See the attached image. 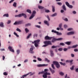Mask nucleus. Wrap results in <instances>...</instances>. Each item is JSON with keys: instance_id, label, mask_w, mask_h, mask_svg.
<instances>
[{"instance_id": "obj_1", "label": "nucleus", "mask_w": 78, "mask_h": 78, "mask_svg": "<svg viewBox=\"0 0 78 78\" xmlns=\"http://www.w3.org/2000/svg\"><path fill=\"white\" fill-rule=\"evenodd\" d=\"M44 44H46L43 45L42 47H47L48 45H52L51 42L50 41H46L44 42Z\"/></svg>"}, {"instance_id": "obj_2", "label": "nucleus", "mask_w": 78, "mask_h": 78, "mask_svg": "<svg viewBox=\"0 0 78 78\" xmlns=\"http://www.w3.org/2000/svg\"><path fill=\"white\" fill-rule=\"evenodd\" d=\"M53 63L54 65H55L57 69H59L60 67V65L59 64V63L55 61H54L53 62Z\"/></svg>"}, {"instance_id": "obj_3", "label": "nucleus", "mask_w": 78, "mask_h": 78, "mask_svg": "<svg viewBox=\"0 0 78 78\" xmlns=\"http://www.w3.org/2000/svg\"><path fill=\"white\" fill-rule=\"evenodd\" d=\"M39 42H40V40H37L34 41V42H35L34 45L36 47H37L39 46Z\"/></svg>"}, {"instance_id": "obj_4", "label": "nucleus", "mask_w": 78, "mask_h": 78, "mask_svg": "<svg viewBox=\"0 0 78 78\" xmlns=\"http://www.w3.org/2000/svg\"><path fill=\"white\" fill-rule=\"evenodd\" d=\"M36 11H34L33 12L32 14L31 15V16L29 18V19L30 20L33 18L34 17V16H35V14H36Z\"/></svg>"}, {"instance_id": "obj_5", "label": "nucleus", "mask_w": 78, "mask_h": 78, "mask_svg": "<svg viewBox=\"0 0 78 78\" xmlns=\"http://www.w3.org/2000/svg\"><path fill=\"white\" fill-rule=\"evenodd\" d=\"M48 66V64H38L37 65V67H46V66Z\"/></svg>"}, {"instance_id": "obj_6", "label": "nucleus", "mask_w": 78, "mask_h": 78, "mask_svg": "<svg viewBox=\"0 0 78 78\" xmlns=\"http://www.w3.org/2000/svg\"><path fill=\"white\" fill-rule=\"evenodd\" d=\"M66 4L67 6H68L69 8H72L73 6L71 5H70L68 2H66Z\"/></svg>"}, {"instance_id": "obj_7", "label": "nucleus", "mask_w": 78, "mask_h": 78, "mask_svg": "<svg viewBox=\"0 0 78 78\" xmlns=\"http://www.w3.org/2000/svg\"><path fill=\"white\" fill-rule=\"evenodd\" d=\"M52 38V37H49L48 36H47L45 37L44 39L45 40H50Z\"/></svg>"}, {"instance_id": "obj_8", "label": "nucleus", "mask_w": 78, "mask_h": 78, "mask_svg": "<svg viewBox=\"0 0 78 78\" xmlns=\"http://www.w3.org/2000/svg\"><path fill=\"white\" fill-rule=\"evenodd\" d=\"M24 15V13H23L22 14H19L18 15H15V17H21L22 16H23Z\"/></svg>"}, {"instance_id": "obj_9", "label": "nucleus", "mask_w": 78, "mask_h": 78, "mask_svg": "<svg viewBox=\"0 0 78 78\" xmlns=\"http://www.w3.org/2000/svg\"><path fill=\"white\" fill-rule=\"evenodd\" d=\"M8 49H9L10 51H11L12 52H13V53L14 52V49H12V47H11V46L9 47Z\"/></svg>"}, {"instance_id": "obj_10", "label": "nucleus", "mask_w": 78, "mask_h": 78, "mask_svg": "<svg viewBox=\"0 0 78 78\" xmlns=\"http://www.w3.org/2000/svg\"><path fill=\"white\" fill-rule=\"evenodd\" d=\"M73 60H67L66 61V62H70V64H72V62H73Z\"/></svg>"}, {"instance_id": "obj_11", "label": "nucleus", "mask_w": 78, "mask_h": 78, "mask_svg": "<svg viewBox=\"0 0 78 78\" xmlns=\"http://www.w3.org/2000/svg\"><path fill=\"white\" fill-rule=\"evenodd\" d=\"M67 35H72L74 34V32L71 31L67 33Z\"/></svg>"}, {"instance_id": "obj_12", "label": "nucleus", "mask_w": 78, "mask_h": 78, "mask_svg": "<svg viewBox=\"0 0 78 78\" xmlns=\"http://www.w3.org/2000/svg\"><path fill=\"white\" fill-rule=\"evenodd\" d=\"M52 42H55V41H57V39L56 38L52 37Z\"/></svg>"}, {"instance_id": "obj_13", "label": "nucleus", "mask_w": 78, "mask_h": 78, "mask_svg": "<svg viewBox=\"0 0 78 78\" xmlns=\"http://www.w3.org/2000/svg\"><path fill=\"white\" fill-rule=\"evenodd\" d=\"M50 53H51V56L52 57H53V56H54V54H53V51L51 50H50Z\"/></svg>"}, {"instance_id": "obj_14", "label": "nucleus", "mask_w": 78, "mask_h": 78, "mask_svg": "<svg viewBox=\"0 0 78 78\" xmlns=\"http://www.w3.org/2000/svg\"><path fill=\"white\" fill-rule=\"evenodd\" d=\"M52 12H54L55 11V6L53 5L52 6Z\"/></svg>"}, {"instance_id": "obj_15", "label": "nucleus", "mask_w": 78, "mask_h": 78, "mask_svg": "<svg viewBox=\"0 0 78 78\" xmlns=\"http://www.w3.org/2000/svg\"><path fill=\"white\" fill-rule=\"evenodd\" d=\"M44 23L45 24H46V25H47L48 26L49 25V23H48V22L47 21L44 20Z\"/></svg>"}, {"instance_id": "obj_16", "label": "nucleus", "mask_w": 78, "mask_h": 78, "mask_svg": "<svg viewBox=\"0 0 78 78\" xmlns=\"http://www.w3.org/2000/svg\"><path fill=\"white\" fill-rule=\"evenodd\" d=\"M23 23V21H18V25H20L21 24H22Z\"/></svg>"}, {"instance_id": "obj_17", "label": "nucleus", "mask_w": 78, "mask_h": 78, "mask_svg": "<svg viewBox=\"0 0 78 78\" xmlns=\"http://www.w3.org/2000/svg\"><path fill=\"white\" fill-rule=\"evenodd\" d=\"M49 70L52 74L55 73V71L54 70H52V69H51V68H49Z\"/></svg>"}, {"instance_id": "obj_18", "label": "nucleus", "mask_w": 78, "mask_h": 78, "mask_svg": "<svg viewBox=\"0 0 78 78\" xmlns=\"http://www.w3.org/2000/svg\"><path fill=\"white\" fill-rule=\"evenodd\" d=\"M43 77L44 78H47V76L46 74H45V73H44V74L43 75Z\"/></svg>"}, {"instance_id": "obj_19", "label": "nucleus", "mask_w": 78, "mask_h": 78, "mask_svg": "<svg viewBox=\"0 0 78 78\" xmlns=\"http://www.w3.org/2000/svg\"><path fill=\"white\" fill-rule=\"evenodd\" d=\"M4 23L3 22H1L0 23V27H4V25H3Z\"/></svg>"}, {"instance_id": "obj_20", "label": "nucleus", "mask_w": 78, "mask_h": 78, "mask_svg": "<svg viewBox=\"0 0 78 78\" xmlns=\"http://www.w3.org/2000/svg\"><path fill=\"white\" fill-rule=\"evenodd\" d=\"M71 43V42H69V41H67V42H66L65 44H67V45H70V43Z\"/></svg>"}, {"instance_id": "obj_21", "label": "nucleus", "mask_w": 78, "mask_h": 78, "mask_svg": "<svg viewBox=\"0 0 78 78\" xmlns=\"http://www.w3.org/2000/svg\"><path fill=\"white\" fill-rule=\"evenodd\" d=\"M13 6L15 7V8H16L17 6V3L16 2H14L13 5Z\"/></svg>"}, {"instance_id": "obj_22", "label": "nucleus", "mask_w": 78, "mask_h": 78, "mask_svg": "<svg viewBox=\"0 0 78 78\" xmlns=\"http://www.w3.org/2000/svg\"><path fill=\"white\" fill-rule=\"evenodd\" d=\"M62 8L64 11H66V6L65 5H63L62 6Z\"/></svg>"}, {"instance_id": "obj_23", "label": "nucleus", "mask_w": 78, "mask_h": 78, "mask_svg": "<svg viewBox=\"0 0 78 78\" xmlns=\"http://www.w3.org/2000/svg\"><path fill=\"white\" fill-rule=\"evenodd\" d=\"M27 12L30 13V14H31V11L30 9H27Z\"/></svg>"}, {"instance_id": "obj_24", "label": "nucleus", "mask_w": 78, "mask_h": 78, "mask_svg": "<svg viewBox=\"0 0 78 78\" xmlns=\"http://www.w3.org/2000/svg\"><path fill=\"white\" fill-rule=\"evenodd\" d=\"M51 32L52 33H57V31H56V30H51Z\"/></svg>"}, {"instance_id": "obj_25", "label": "nucleus", "mask_w": 78, "mask_h": 78, "mask_svg": "<svg viewBox=\"0 0 78 78\" xmlns=\"http://www.w3.org/2000/svg\"><path fill=\"white\" fill-rule=\"evenodd\" d=\"M5 17H9V15H8V14H5L3 15V16L5 17Z\"/></svg>"}, {"instance_id": "obj_26", "label": "nucleus", "mask_w": 78, "mask_h": 78, "mask_svg": "<svg viewBox=\"0 0 78 78\" xmlns=\"http://www.w3.org/2000/svg\"><path fill=\"white\" fill-rule=\"evenodd\" d=\"M57 15V13H56L52 14L51 16V17H55V16H56Z\"/></svg>"}, {"instance_id": "obj_27", "label": "nucleus", "mask_w": 78, "mask_h": 78, "mask_svg": "<svg viewBox=\"0 0 78 78\" xmlns=\"http://www.w3.org/2000/svg\"><path fill=\"white\" fill-rule=\"evenodd\" d=\"M38 8L39 9H42L44 8V7L39 6H38Z\"/></svg>"}, {"instance_id": "obj_28", "label": "nucleus", "mask_w": 78, "mask_h": 78, "mask_svg": "<svg viewBox=\"0 0 78 78\" xmlns=\"http://www.w3.org/2000/svg\"><path fill=\"white\" fill-rule=\"evenodd\" d=\"M30 73H31V72H30V73H28L26 74V75H24L23 76H22V77H24L25 76H27V75H28V74H30Z\"/></svg>"}, {"instance_id": "obj_29", "label": "nucleus", "mask_w": 78, "mask_h": 78, "mask_svg": "<svg viewBox=\"0 0 78 78\" xmlns=\"http://www.w3.org/2000/svg\"><path fill=\"white\" fill-rule=\"evenodd\" d=\"M78 47V45L76 44V45H73L72 47V48H76Z\"/></svg>"}, {"instance_id": "obj_30", "label": "nucleus", "mask_w": 78, "mask_h": 78, "mask_svg": "<svg viewBox=\"0 0 78 78\" xmlns=\"http://www.w3.org/2000/svg\"><path fill=\"white\" fill-rule=\"evenodd\" d=\"M16 31H19V32H22V31H21L20 29H19L18 28H17L16 29Z\"/></svg>"}, {"instance_id": "obj_31", "label": "nucleus", "mask_w": 78, "mask_h": 78, "mask_svg": "<svg viewBox=\"0 0 78 78\" xmlns=\"http://www.w3.org/2000/svg\"><path fill=\"white\" fill-rule=\"evenodd\" d=\"M75 67V66H72V67H71L70 68V69L71 70H73V69H74V67Z\"/></svg>"}, {"instance_id": "obj_32", "label": "nucleus", "mask_w": 78, "mask_h": 78, "mask_svg": "<svg viewBox=\"0 0 78 78\" xmlns=\"http://www.w3.org/2000/svg\"><path fill=\"white\" fill-rule=\"evenodd\" d=\"M59 74L60 75H61L62 76H63L64 74V73H62V72H60L59 73Z\"/></svg>"}, {"instance_id": "obj_33", "label": "nucleus", "mask_w": 78, "mask_h": 78, "mask_svg": "<svg viewBox=\"0 0 78 78\" xmlns=\"http://www.w3.org/2000/svg\"><path fill=\"white\" fill-rule=\"evenodd\" d=\"M59 63H60L61 65H63V66H66V63H63L62 62H60Z\"/></svg>"}, {"instance_id": "obj_34", "label": "nucleus", "mask_w": 78, "mask_h": 78, "mask_svg": "<svg viewBox=\"0 0 78 78\" xmlns=\"http://www.w3.org/2000/svg\"><path fill=\"white\" fill-rule=\"evenodd\" d=\"M57 35H62V33H59L58 32H57Z\"/></svg>"}, {"instance_id": "obj_35", "label": "nucleus", "mask_w": 78, "mask_h": 78, "mask_svg": "<svg viewBox=\"0 0 78 78\" xmlns=\"http://www.w3.org/2000/svg\"><path fill=\"white\" fill-rule=\"evenodd\" d=\"M30 25H31V24L30 23L27 24L25 25L26 27H28V26H30Z\"/></svg>"}, {"instance_id": "obj_36", "label": "nucleus", "mask_w": 78, "mask_h": 78, "mask_svg": "<svg viewBox=\"0 0 78 78\" xmlns=\"http://www.w3.org/2000/svg\"><path fill=\"white\" fill-rule=\"evenodd\" d=\"M31 36V34H30L29 35L27 36V38L29 39L30 38V37Z\"/></svg>"}, {"instance_id": "obj_37", "label": "nucleus", "mask_w": 78, "mask_h": 78, "mask_svg": "<svg viewBox=\"0 0 78 78\" xmlns=\"http://www.w3.org/2000/svg\"><path fill=\"white\" fill-rule=\"evenodd\" d=\"M45 12H50V10H49L45 9Z\"/></svg>"}, {"instance_id": "obj_38", "label": "nucleus", "mask_w": 78, "mask_h": 78, "mask_svg": "<svg viewBox=\"0 0 78 78\" xmlns=\"http://www.w3.org/2000/svg\"><path fill=\"white\" fill-rule=\"evenodd\" d=\"M25 31L26 33H28L29 31V30H28L27 28H26L25 29Z\"/></svg>"}, {"instance_id": "obj_39", "label": "nucleus", "mask_w": 78, "mask_h": 78, "mask_svg": "<svg viewBox=\"0 0 78 78\" xmlns=\"http://www.w3.org/2000/svg\"><path fill=\"white\" fill-rule=\"evenodd\" d=\"M14 34L15 35H16V36L17 37H19V35H17V34L15 32H14Z\"/></svg>"}, {"instance_id": "obj_40", "label": "nucleus", "mask_w": 78, "mask_h": 78, "mask_svg": "<svg viewBox=\"0 0 78 78\" xmlns=\"http://www.w3.org/2000/svg\"><path fill=\"white\" fill-rule=\"evenodd\" d=\"M60 45H62V46H64L65 44L64 43H61L60 44Z\"/></svg>"}, {"instance_id": "obj_41", "label": "nucleus", "mask_w": 78, "mask_h": 78, "mask_svg": "<svg viewBox=\"0 0 78 78\" xmlns=\"http://www.w3.org/2000/svg\"><path fill=\"white\" fill-rule=\"evenodd\" d=\"M62 39H63L62 38H60L57 39V41H61V40H62Z\"/></svg>"}, {"instance_id": "obj_42", "label": "nucleus", "mask_w": 78, "mask_h": 78, "mask_svg": "<svg viewBox=\"0 0 78 78\" xmlns=\"http://www.w3.org/2000/svg\"><path fill=\"white\" fill-rule=\"evenodd\" d=\"M16 52L17 53V54L18 55H19V53H20V50H17L16 51Z\"/></svg>"}, {"instance_id": "obj_43", "label": "nucleus", "mask_w": 78, "mask_h": 78, "mask_svg": "<svg viewBox=\"0 0 78 78\" xmlns=\"http://www.w3.org/2000/svg\"><path fill=\"white\" fill-rule=\"evenodd\" d=\"M51 67L53 69H55V66H54V65H53V64H51Z\"/></svg>"}, {"instance_id": "obj_44", "label": "nucleus", "mask_w": 78, "mask_h": 78, "mask_svg": "<svg viewBox=\"0 0 78 78\" xmlns=\"http://www.w3.org/2000/svg\"><path fill=\"white\" fill-rule=\"evenodd\" d=\"M45 74H46V75H50L51 74L50 73L47 72L45 73Z\"/></svg>"}, {"instance_id": "obj_45", "label": "nucleus", "mask_w": 78, "mask_h": 78, "mask_svg": "<svg viewBox=\"0 0 78 78\" xmlns=\"http://www.w3.org/2000/svg\"><path fill=\"white\" fill-rule=\"evenodd\" d=\"M22 16H23V17H24L25 19H26V18H27V15L24 13V15H22Z\"/></svg>"}, {"instance_id": "obj_46", "label": "nucleus", "mask_w": 78, "mask_h": 78, "mask_svg": "<svg viewBox=\"0 0 78 78\" xmlns=\"http://www.w3.org/2000/svg\"><path fill=\"white\" fill-rule=\"evenodd\" d=\"M42 73H44V71H42L41 72H39L38 73V75H40V74H42Z\"/></svg>"}, {"instance_id": "obj_47", "label": "nucleus", "mask_w": 78, "mask_h": 78, "mask_svg": "<svg viewBox=\"0 0 78 78\" xmlns=\"http://www.w3.org/2000/svg\"><path fill=\"white\" fill-rule=\"evenodd\" d=\"M45 61H47L48 62H50V60H48L47 58H45Z\"/></svg>"}, {"instance_id": "obj_48", "label": "nucleus", "mask_w": 78, "mask_h": 78, "mask_svg": "<svg viewBox=\"0 0 78 78\" xmlns=\"http://www.w3.org/2000/svg\"><path fill=\"white\" fill-rule=\"evenodd\" d=\"M57 3L60 6L62 5V3L61 2H57Z\"/></svg>"}, {"instance_id": "obj_49", "label": "nucleus", "mask_w": 78, "mask_h": 78, "mask_svg": "<svg viewBox=\"0 0 78 78\" xmlns=\"http://www.w3.org/2000/svg\"><path fill=\"white\" fill-rule=\"evenodd\" d=\"M35 27H37V28H40L41 27V26H40L37 25H35Z\"/></svg>"}, {"instance_id": "obj_50", "label": "nucleus", "mask_w": 78, "mask_h": 78, "mask_svg": "<svg viewBox=\"0 0 78 78\" xmlns=\"http://www.w3.org/2000/svg\"><path fill=\"white\" fill-rule=\"evenodd\" d=\"M57 46H55L53 45L52 46L51 48H57Z\"/></svg>"}, {"instance_id": "obj_51", "label": "nucleus", "mask_w": 78, "mask_h": 78, "mask_svg": "<svg viewBox=\"0 0 78 78\" xmlns=\"http://www.w3.org/2000/svg\"><path fill=\"white\" fill-rule=\"evenodd\" d=\"M18 24V22H15V23H13V25H16Z\"/></svg>"}, {"instance_id": "obj_52", "label": "nucleus", "mask_w": 78, "mask_h": 78, "mask_svg": "<svg viewBox=\"0 0 78 78\" xmlns=\"http://www.w3.org/2000/svg\"><path fill=\"white\" fill-rule=\"evenodd\" d=\"M73 30V29L72 28H69L67 30L68 31H71Z\"/></svg>"}, {"instance_id": "obj_53", "label": "nucleus", "mask_w": 78, "mask_h": 78, "mask_svg": "<svg viewBox=\"0 0 78 78\" xmlns=\"http://www.w3.org/2000/svg\"><path fill=\"white\" fill-rule=\"evenodd\" d=\"M37 60L39 61H42V59L40 58H37Z\"/></svg>"}, {"instance_id": "obj_54", "label": "nucleus", "mask_w": 78, "mask_h": 78, "mask_svg": "<svg viewBox=\"0 0 78 78\" xmlns=\"http://www.w3.org/2000/svg\"><path fill=\"white\" fill-rule=\"evenodd\" d=\"M10 23H11V20H8L7 22V24H9Z\"/></svg>"}, {"instance_id": "obj_55", "label": "nucleus", "mask_w": 78, "mask_h": 78, "mask_svg": "<svg viewBox=\"0 0 78 78\" xmlns=\"http://www.w3.org/2000/svg\"><path fill=\"white\" fill-rule=\"evenodd\" d=\"M3 74L4 75H5V76H6V75H8V74L7 73H6V72L4 73Z\"/></svg>"}, {"instance_id": "obj_56", "label": "nucleus", "mask_w": 78, "mask_h": 78, "mask_svg": "<svg viewBox=\"0 0 78 78\" xmlns=\"http://www.w3.org/2000/svg\"><path fill=\"white\" fill-rule=\"evenodd\" d=\"M59 28H61V27H62V24L61 23L59 24Z\"/></svg>"}, {"instance_id": "obj_57", "label": "nucleus", "mask_w": 78, "mask_h": 78, "mask_svg": "<svg viewBox=\"0 0 78 78\" xmlns=\"http://www.w3.org/2000/svg\"><path fill=\"white\" fill-rule=\"evenodd\" d=\"M63 50L64 51H66L67 50V48H64L63 49Z\"/></svg>"}, {"instance_id": "obj_58", "label": "nucleus", "mask_w": 78, "mask_h": 78, "mask_svg": "<svg viewBox=\"0 0 78 78\" xmlns=\"http://www.w3.org/2000/svg\"><path fill=\"white\" fill-rule=\"evenodd\" d=\"M74 51L75 52L78 51V50L77 49H74Z\"/></svg>"}, {"instance_id": "obj_59", "label": "nucleus", "mask_w": 78, "mask_h": 78, "mask_svg": "<svg viewBox=\"0 0 78 78\" xmlns=\"http://www.w3.org/2000/svg\"><path fill=\"white\" fill-rule=\"evenodd\" d=\"M5 56L3 55V56H2V59L3 60V61L5 60Z\"/></svg>"}, {"instance_id": "obj_60", "label": "nucleus", "mask_w": 78, "mask_h": 78, "mask_svg": "<svg viewBox=\"0 0 78 78\" xmlns=\"http://www.w3.org/2000/svg\"><path fill=\"white\" fill-rule=\"evenodd\" d=\"M30 53H34V51H29Z\"/></svg>"}, {"instance_id": "obj_61", "label": "nucleus", "mask_w": 78, "mask_h": 78, "mask_svg": "<svg viewBox=\"0 0 78 78\" xmlns=\"http://www.w3.org/2000/svg\"><path fill=\"white\" fill-rule=\"evenodd\" d=\"M67 27V25L66 24L64 25V27L65 28H66Z\"/></svg>"}, {"instance_id": "obj_62", "label": "nucleus", "mask_w": 78, "mask_h": 78, "mask_svg": "<svg viewBox=\"0 0 78 78\" xmlns=\"http://www.w3.org/2000/svg\"><path fill=\"white\" fill-rule=\"evenodd\" d=\"M24 62L25 63L27 62H28V59L25 60Z\"/></svg>"}, {"instance_id": "obj_63", "label": "nucleus", "mask_w": 78, "mask_h": 78, "mask_svg": "<svg viewBox=\"0 0 78 78\" xmlns=\"http://www.w3.org/2000/svg\"><path fill=\"white\" fill-rule=\"evenodd\" d=\"M73 13L74 14H75L76 13V11H74L73 12Z\"/></svg>"}, {"instance_id": "obj_64", "label": "nucleus", "mask_w": 78, "mask_h": 78, "mask_svg": "<svg viewBox=\"0 0 78 78\" xmlns=\"http://www.w3.org/2000/svg\"><path fill=\"white\" fill-rule=\"evenodd\" d=\"M58 50L59 51H62V48H59L58 49Z\"/></svg>"}]
</instances>
